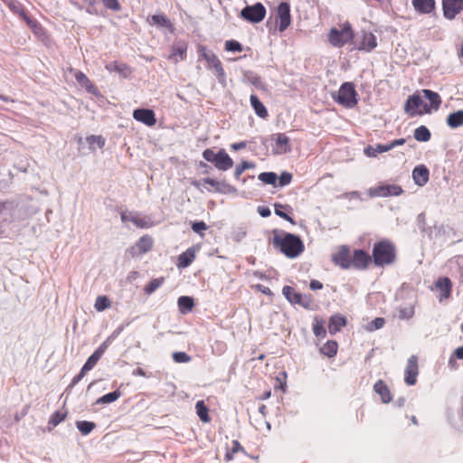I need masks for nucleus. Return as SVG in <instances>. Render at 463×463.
<instances>
[{
	"label": "nucleus",
	"mask_w": 463,
	"mask_h": 463,
	"mask_svg": "<svg viewBox=\"0 0 463 463\" xmlns=\"http://www.w3.org/2000/svg\"><path fill=\"white\" fill-rule=\"evenodd\" d=\"M133 117L136 120L142 122L148 127L154 126L156 121L154 111L147 109H135L133 112Z\"/></svg>",
	"instance_id": "2eb2a0df"
},
{
	"label": "nucleus",
	"mask_w": 463,
	"mask_h": 463,
	"mask_svg": "<svg viewBox=\"0 0 463 463\" xmlns=\"http://www.w3.org/2000/svg\"><path fill=\"white\" fill-rule=\"evenodd\" d=\"M192 229L194 232L199 233L202 231H204L207 229V225L203 222H195L192 224Z\"/></svg>",
	"instance_id": "680f3d73"
},
{
	"label": "nucleus",
	"mask_w": 463,
	"mask_h": 463,
	"mask_svg": "<svg viewBox=\"0 0 463 463\" xmlns=\"http://www.w3.org/2000/svg\"><path fill=\"white\" fill-rule=\"evenodd\" d=\"M405 143V139L404 138H399V139H395L392 142H390L388 145V147L390 150L393 149L394 147L398 146H402Z\"/></svg>",
	"instance_id": "338daca9"
},
{
	"label": "nucleus",
	"mask_w": 463,
	"mask_h": 463,
	"mask_svg": "<svg viewBox=\"0 0 463 463\" xmlns=\"http://www.w3.org/2000/svg\"><path fill=\"white\" fill-rule=\"evenodd\" d=\"M404 109L411 116L430 113V108L423 101L420 94L410 96L405 103Z\"/></svg>",
	"instance_id": "20e7f679"
},
{
	"label": "nucleus",
	"mask_w": 463,
	"mask_h": 463,
	"mask_svg": "<svg viewBox=\"0 0 463 463\" xmlns=\"http://www.w3.org/2000/svg\"><path fill=\"white\" fill-rule=\"evenodd\" d=\"M172 357L173 360L178 364L188 363L191 361V357L184 352H175L172 354Z\"/></svg>",
	"instance_id": "603ef678"
},
{
	"label": "nucleus",
	"mask_w": 463,
	"mask_h": 463,
	"mask_svg": "<svg viewBox=\"0 0 463 463\" xmlns=\"http://www.w3.org/2000/svg\"><path fill=\"white\" fill-rule=\"evenodd\" d=\"M195 410L198 417L203 422H209L210 417L208 415V408L203 401H198L195 404Z\"/></svg>",
	"instance_id": "4c0bfd02"
},
{
	"label": "nucleus",
	"mask_w": 463,
	"mask_h": 463,
	"mask_svg": "<svg viewBox=\"0 0 463 463\" xmlns=\"http://www.w3.org/2000/svg\"><path fill=\"white\" fill-rule=\"evenodd\" d=\"M333 261L343 269H349L351 267L349 249L346 246H342L339 251L333 255Z\"/></svg>",
	"instance_id": "a211bd4d"
},
{
	"label": "nucleus",
	"mask_w": 463,
	"mask_h": 463,
	"mask_svg": "<svg viewBox=\"0 0 463 463\" xmlns=\"http://www.w3.org/2000/svg\"><path fill=\"white\" fill-rule=\"evenodd\" d=\"M309 287L312 290H317L321 289L323 288V284L318 280L313 279L311 280Z\"/></svg>",
	"instance_id": "774afa93"
},
{
	"label": "nucleus",
	"mask_w": 463,
	"mask_h": 463,
	"mask_svg": "<svg viewBox=\"0 0 463 463\" xmlns=\"http://www.w3.org/2000/svg\"><path fill=\"white\" fill-rule=\"evenodd\" d=\"M274 208H275L274 212H275L276 215L279 216L280 218H283L284 220L289 222L292 224H295V221L288 213H286L283 211V209L285 208L284 205H282L280 203H275Z\"/></svg>",
	"instance_id": "de8ad7c7"
},
{
	"label": "nucleus",
	"mask_w": 463,
	"mask_h": 463,
	"mask_svg": "<svg viewBox=\"0 0 463 463\" xmlns=\"http://www.w3.org/2000/svg\"><path fill=\"white\" fill-rule=\"evenodd\" d=\"M279 19V31L284 32L291 23L290 6L288 2H281L277 8Z\"/></svg>",
	"instance_id": "9b49d317"
},
{
	"label": "nucleus",
	"mask_w": 463,
	"mask_h": 463,
	"mask_svg": "<svg viewBox=\"0 0 463 463\" xmlns=\"http://www.w3.org/2000/svg\"><path fill=\"white\" fill-rule=\"evenodd\" d=\"M373 390L377 394H379L383 403H389L392 401V397L390 390L383 381H377L373 385Z\"/></svg>",
	"instance_id": "b1692460"
},
{
	"label": "nucleus",
	"mask_w": 463,
	"mask_h": 463,
	"mask_svg": "<svg viewBox=\"0 0 463 463\" xmlns=\"http://www.w3.org/2000/svg\"><path fill=\"white\" fill-rule=\"evenodd\" d=\"M87 142L90 149H95V146L99 148H102L105 145V139L101 136H90L87 137Z\"/></svg>",
	"instance_id": "37998d69"
},
{
	"label": "nucleus",
	"mask_w": 463,
	"mask_h": 463,
	"mask_svg": "<svg viewBox=\"0 0 463 463\" xmlns=\"http://www.w3.org/2000/svg\"><path fill=\"white\" fill-rule=\"evenodd\" d=\"M414 138L420 142H427L430 139V132L425 126H420L414 130Z\"/></svg>",
	"instance_id": "58836bf2"
},
{
	"label": "nucleus",
	"mask_w": 463,
	"mask_h": 463,
	"mask_svg": "<svg viewBox=\"0 0 463 463\" xmlns=\"http://www.w3.org/2000/svg\"><path fill=\"white\" fill-rule=\"evenodd\" d=\"M271 140L275 142V146H273L274 154L282 155L290 151L289 138L285 134H273Z\"/></svg>",
	"instance_id": "4468645a"
},
{
	"label": "nucleus",
	"mask_w": 463,
	"mask_h": 463,
	"mask_svg": "<svg viewBox=\"0 0 463 463\" xmlns=\"http://www.w3.org/2000/svg\"><path fill=\"white\" fill-rule=\"evenodd\" d=\"M100 358L94 353L88 358L86 363L82 366L83 373H87L94 368Z\"/></svg>",
	"instance_id": "09e8293b"
},
{
	"label": "nucleus",
	"mask_w": 463,
	"mask_h": 463,
	"mask_svg": "<svg viewBox=\"0 0 463 463\" xmlns=\"http://www.w3.org/2000/svg\"><path fill=\"white\" fill-rule=\"evenodd\" d=\"M292 175L288 172H283L279 177V186H285L291 183Z\"/></svg>",
	"instance_id": "13d9d810"
},
{
	"label": "nucleus",
	"mask_w": 463,
	"mask_h": 463,
	"mask_svg": "<svg viewBox=\"0 0 463 463\" xmlns=\"http://www.w3.org/2000/svg\"><path fill=\"white\" fill-rule=\"evenodd\" d=\"M178 308L182 314L191 311L194 303V299L188 296H182L177 300Z\"/></svg>",
	"instance_id": "c9c22d12"
},
{
	"label": "nucleus",
	"mask_w": 463,
	"mask_h": 463,
	"mask_svg": "<svg viewBox=\"0 0 463 463\" xmlns=\"http://www.w3.org/2000/svg\"><path fill=\"white\" fill-rule=\"evenodd\" d=\"M377 46V40L372 33H364L358 46L359 50L371 52Z\"/></svg>",
	"instance_id": "4be33fe9"
},
{
	"label": "nucleus",
	"mask_w": 463,
	"mask_h": 463,
	"mask_svg": "<svg viewBox=\"0 0 463 463\" xmlns=\"http://www.w3.org/2000/svg\"><path fill=\"white\" fill-rule=\"evenodd\" d=\"M352 37L353 33L349 26H345L342 30L333 28L328 34L329 42L334 46H342Z\"/></svg>",
	"instance_id": "9d476101"
},
{
	"label": "nucleus",
	"mask_w": 463,
	"mask_h": 463,
	"mask_svg": "<svg viewBox=\"0 0 463 463\" xmlns=\"http://www.w3.org/2000/svg\"><path fill=\"white\" fill-rule=\"evenodd\" d=\"M225 50L228 52H241V44L234 40H229L225 43Z\"/></svg>",
	"instance_id": "864d4df0"
},
{
	"label": "nucleus",
	"mask_w": 463,
	"mask_h": 463,
	"mask_svg": "<svg viewBox=\"0 0 463 463\" xmlns=\"http://www.w3.org/2000/svg\"><path fill=\"white\" fill-rule=\"evenodd\" d=\"M403 297L408 298L411 301L405 307L399 308V318L410 319L414 316V304L416 303V293L414 290L408 288H402L397 293V298H402Z\"/></svg>",
	"instance_id": "39448f33"
},
{
	"label": "nucleus",
	"mask_w": 463,
	"mask_h": 463,
	"mask_svg": "<svg viewBox=\"0 0 463 463\" xmlns=\"http://www.w3.org/2000/svg\"><path fill=\"white\" fill-rule=\"evenodd\" d=\"M446 122L450 128H458L463 126V110L449 114Z\"/></svg>",
	"instance_id": "cd10ccee"
},
{
	"label": "nucleus",
	"mask_w": 463,
	"mask_h": 463,
	"mask_svg": "<svg viewBox=\"0 0 463 463\" xmlns=\"http://www.w3.org/2000/svg\"><path fill=\"white\" fill-rule=\"evenodd\" d=\"M203 181L204 184H210L211 186L214 187L216 189V191H221V189H220L221 183L220 182L215 181L214 179H212V178H204Z\"/></svg>",
	"instance_id": "0e129e2a"
},
{
	"label": "nucleus",
	"mask_w": 463,
	"mask_h": 463,
	"mask_svg": "<svg viewBox=\"0 0 463 463\" xmlns=\"http://www.w3.org/2000/svg\"><path fill=\"white\" fill-rule=\"evenodd\" d=\"M259 180L268 184H276L278 175L273 172H263L259 175Z\"/></svg>",
	"instance_id": "79ce46f5"
},
{
	"label": "nucleus",
	"mask_w": 463,
	"mask_h": 463,
	"mask_svg": "<svg viewBox=\"0 0 463 463\" xmlns=\"http://www.w3.org/2000/svg\"><path fill=\"white\" fill-rule=\"evenodd\" d=\"M421 93L423 94L424 98L430 101V106L429 107L430 109H432L434 110H438L441 103L440 96L437 92H434L430 90H422Z\"/></svg>",
	"instance_id": "bb28decb"
},
{
	"label": "nucleus",
	"mask_w": 463,
	"mask_h": 463,
	"mask_svg": "<svg viewBox=\"0 0 463 463\" xmlns=\"http://www.w3.org/2000/svg\"><path fill=\"white\" fill-rule=\"evenodd\" d=\"M253 165H251L250 163L247 162V161H243L241 165H237L235 170H234V177L236 179H239L241 175V174L246 170V169H249L250 167H252Z\"/></svg>",
	"instance_id": "5fc2aeb1"
},
{
	"label": "nucleus",
	"mask_w": 463,
	"mask_h": 463,
	"mask_svg": "<svg viewBox=\"0 0 463 463\" xmlns=\"http://www.w3.org/2000/svg\"><path fill=\"white\" fill-rule=\"evenodd\" d=\"M241 15L245 20L257 24L264 19L266 15V9L262 4L257 3L253 5H247L244 7L241 12Z\"/></svg>",
	"instance_id": "0eeeda50"
},
{
	"label": "nucleus",
	"mask_w": 463,
	"mask_h": 463,
	"mask_svg": "<svg viewBox=\"0 0 463 463\" xmlns=\"http://www.w3.org/2000/svg\"><path fill=\"white\" fill-rule=\"evenodd\" d=\"M436 289L440 291L439 301L442 299H447L450 297L452 290V283L450 279L447 277L440 278L437 280L435 284Z\"/></svg>",
	"instance_id": "aec40b11"
},
{
	"label": "nucleus",
	"mask_w": 463,
	"mask_h": 463,
	"mask_svg": "<svg viewBox=\"0 0 463 463\" xmlns=\"http://www.w3.org/2000/svg\"><path fill=\"white\" fill-rule=\"evenodd\" d=\"M153 245V241L148 236H143L139 239V241L136 244L137 249H133L131 253L132 255L138 254H144L150 250Z\"/></svg>",
	"instance_id": "393cba45"
},
{
	"label": "nucleus",
	"mask_w": 463,
	"mask_h": 463,
	"mask_svg": "<svg viewBox=\"0 0 463 463\" xmlns=\"http://www.w3.org/2000/svg\"><path fill=\"white\" fill-rule=\"evenodd\" d=\"M15 208L12 203H0V226L3 223L14 221Z\"/></svg>",
	"instance_id": "dca6fc26"
},
{
	"label": "nucleus",
	"mask_w": 463,
	"mask_h": 463,
	"mask_svg": "<svg viewBox=\"0 0 463 463\" xmlns=\"http://www.w3.org/2000/svg\"><path fill=\"white\" fill-rule=\"evenodd\" d=\"M213 164L217 169H219L221 171H227L228 169L232 167L233 161L229 156V155L225 152L224 149H221L218 152L217 159Z\"/></svg>",
	"instance_id": "412c9836"
},
{
	"label": "nucleus",
	"mask_w": 463,
	"mask_h": 463,
	"mask_svg": "<svg viewBox=\"0 0 463 463\" xmlns=\"http://www.w3.org/2000/svg\"><path fill=\"white\" fill-rule=\"evenodd\" d=\"M419 373L418 368V358L416 355H411L407 362L405 369L404 381L408 385H414L417 381V375Z\"/></svg>",
	"instance_id": "ddd939ff"
},
{
	"label": "nucleus",
	"mask_w": 463,
	"mask_h": 463,
	"mask_svg": "<svg viewBox=\"0 0 463 463\" xmlns=\"http://www.w3.org/2000/svg\"><path fill=\"white\" fill-rule=\"evenodd\" d=\"M75 79L78 83L84 87L88 92L95 94L97 92L96 87L90 82L88 77L81 71L75 72Z\"/></svg>",
	"instance_id": "c85d7f7f"
},
{
	"label": "nucleus",
	"mask_w": 463,
	"mask_h": 463,
	"mask_svg": "<svg viewBox=\"0 0 463 463\" xmlns=\"http://www.w3.org/2000/svg\"><path fill=\"white\" fill-rule=\"evenodd\" d=\"M388 151H390V149H389L387 144H384V145L377 144V145H374V146H367L364 149V155H366L369 157H374L378 154L388 152Z\"/></svg>",
	"instance_id": "2f4dec72"
},
{
	"label": "nucleus",
	"mask_w": 463,
	"mask_h": 463,
	"mask_svg": "<svg viewBox=\"0 0 463 463\" xmlns=\"http://www.w3.org/2000/svg\"><path fill=\"white\" fill-rule=\"evenodd\" d=\"M414 10L422 14H429L435 9V0H411Z\"/></svg>",
	"instance_id": "6ab92c4d"
},
{
	"label": "nucleus",
	"mask_w": 463,
	"mask_h": 463,
	"mask_svg": "<svg viewBox=\"0 0 463 463\" xmlns=\"http://www.w3.org/2000/svg\"><path fill=\"white\" fill-rule=\"evenodd\" d=\"M76 427L82 435H88L95 429L96 424L92 421L78 420Z\"/></svg>",
	"instance_id": "ea45409f"
},
{
	"label": "nucleus",
	"mask_w": 463,
	"mask_h": 463,
	"mask_svg": "<svg viewBox=\"0 0 463 463\" xmlns=\"http://www.w3.org/2000/svg\"><path fill=\"white\" fill-rule=\"evenodd\" d=\"M314 335L317 337H324L326 335V329L323 325L318 324L317 322L313 326Z\"/></svg>",
	"instance_id": "052dcab7"
},
{
	"label": "nucleus",
	"mask_w": 463,
	"mask_h": 463,
	"mask_svg": "<svg viewBox=\"0 0 463 463\" xmlns=\"http://www.w3.org/2000/svg\"><path fill=\"white\" fill-rule=\"evenodd\" d=\"M5 4L14 13L18 14L28 24H31L32 20L27 16L18 1L5 0Z\"/></svg>",
	"instance_id": "c756f323"
},
{
	"label": "nucleus",
	"mask_w": 463,
	"mask_h": 463,
	"mask_svg": "<svg viewBox=\"0 0 463 463\" xmlns=\"http://www.w3.org/2000/svg\"><path fill=\"white\" fill-rule=\"evenodd\" d=\"M104 6L112 11H119L121 9V5L118 0H101Z\"/></svg>",
	"instance_id": "4d7b16f0"
},
{
	"label": "nucleus",
	"mask_w": 463,
	"mask_h": 463,
	"mask_svg": "<svg viewBox=\"0 0 463 463\" xmlns=\"http://www.w3.org/2000/svg\"><path fill=\"white\" fill-rule=\"evenodd\" d=\"M121 220L124 222H131L137 227H146V222L143 219H140L137 214L130 212L121 213Z\"/></svg>",
	"instance_id": "72a5a7b5"
},
{
	"label": "nucleus",
	"mask_w": 463,
	"mask_h": 463,
	"mask_svg": "<svg viewBox=\"0 0 463 463\" xmlns=\"http://www.w3.org/2000/svg\"><path fill=\"white\" fill-rule=\"evenodd\" d=\"M186 52V45L185 43H176L172 48V53L169 56L170 59L175 60V61H178V60H183L184 57Z\"/></svg>",
	"instance_id": "e433bc0d"
},
{
	"label": "nucleus",
	"mask_w": 463,
	"mask_h": 463,
	"mask_svg": "<svg viewBox=\"0 0 463 463\" xmlns=\"http://www.w3.org/2000/svg\"><path fill=\"white\" fill-rule=\"evenodd\" d=\"M109 340L104 341L95 351L94 354L98 355L99 358L103 355L107 348L109 347Z\"/></svg>",
	"instance_id": "e2e57ef3"
},
{
	"label": "nucleus",
	"mask_w": 463,
	"mask_h": 463,
	"mask_svg": "<svg viewBox=\"0 0 463 463\" xmlns=\"http://www.w3.org/2000/svg\"><path fill=\"white\" fill-rule=\"evenodd\" d=\"M110 306L109 299L105 296H99L95 301V308L98 311H103Z\"/></svg>",
	"instance_id": "49530a36"
},
{
	"label": "nucleus",
	"mask_w": 463,
	"mask_h": 463,
	"mask_svg": "<svg viewBox=\"0 0 463 463\" xmlns=\"http://www.w3.org/2000/svg\"><path fill=\"white\" fill-rule=\"evenodd\" d=\"M403 193L402 188L397 184H383L368 190L371 197L398 196Z\"/></svg>",
	"instance_id": "6e6552de"
},
{
	"label": "nucleus",
	"mask_w": 463,
	"mask_h": 463,
	"mask_svg": "<svg viewBox=\"0 0 463 463\" xmlns=\"http://www.w3.org/2000/svg\"><path fill=\"white\" fill-rule=\"evenodd\" d=\"M282 294L291 304H298L305 308H310L312 306L313 299L310 295L298 293L289 286L283 287Z\"/></svg>",
	"instance_id": "423d86ee"
},
{
	"label": "nucleus",
	"mask_w": 463,
	"mask_h": 463,
	"mask_svg": "<svg viewBox=\"0 0 463 463\" xmlns=\"http://www.w3.org/2000/svg\"><path fill=\"white\" fill-rule=\"evenodd\" d=\"M444 16L452 20L463 10V0H442Z\"/></svg>",
	"instance_id": "f8f14e48"
},
{
	"label": "nucleus",
	"mask_w": 463,
	"mask_h": 463,
	"mask_svg": "<svg viewBox=\"0 0 463 463\" xmlns=\"http://www.w3.org/2000/svg\"><path fill=\"white\" fill-rule=\"evenodd\" d=\"M106 70L112 72V71H118L120 73H123L125 70L128 69V67L123 64L117 61L109 62L105 66Z\"/></svg>",
	"instance_id": "8fccbe9b"
},
{
	"label": "nucleus",
	"mask_w": 463,
	"mask_h": 463,
	"mask_svg": "<svg viewBox=\"0 0 463 463\" xmlns=\"http://www.w3.org/2000/svg\"><path fill=\"white\" fill-rule=\"evenodd\" d=\"M194 250L193 249H188L178 257V267H188L194 261Z\"/></svg>",
	"instance_id": "f704fd0d"
},
{
	"label": "nucleus",
	"mask_w": 463,
	"mask_h": 463,
	"mask_svg": "<svg viewBox=\"0 0 463 463\" xmlns=\"http://www.w3.org/2000/svg\"><path fill=\"white\" fill-rule=\"evenodd\" d=\"M321 352L328 356L333 357L336 354L337 352V344L335 341H327L324 346L321 348Z\"/></svg>",
	"instance_id": "a19ab883"
},
{
	"label": "nucleus",
	"mask_w": 463,
	"mask_h": 463,
	"mask_svg": "<svg viewBox=\"0 0 463 463\" xmlns=\"http://www.w3.org/2000/svg\"><path fill=\"white\" fill-rule=\"evenodd\" d=\"M430 177L429 169L424 165H417L412 171V179L419 186L425 185Z\"/></svg>",
	"instance_id": "f3484780"
},
{
	"label": "nucleus",
	"mask_w": 463,
	"mask_h": 463,
	"mask_svg": "<svg viewBox=\"0 0 463 463\" xmlns=\"http://www.w3.org/2000/svg\"><path fill=\"white\" fill-rule=\"evenodd\" d=\"M384 324L385 320L383 317H376L367 325L366 329L368 331H374L382 328Z\"/></svg>",
	"instance_id": "3c124183"
},
{
	"label": "nucleus",
	"mask_w": 463,
	"mask_h": 463,
	"mask_svg": "<svg viewBox=\"0 0 463 463\" xmlns=\"http://www.w3.org/2000/svg\"><path fill=\"white\" fill-rule=\"evenodd\" d=\"M370 261V256L362 250H356L354 252V257L351 261V265H353L356 269H364L367 267Z\"/></svg>",
	"instance_id": "5701e85b"
},
{
	"label": "nucleus",
	"mask_w": 463,
	"mask_h": 463,
	"mask_svg": "<svg viewBox=\"0 0 463 463\" xmlns=\"http://www.w3.org/2000/svg\"><path fill=\"white\" fill-rule=\"evenodd\" d=\"M163 282V278L154 279L146 286L144 290L146 294L150 295L153 292H155L157 288H159L162 286Z\"/></svg>",
	"instance_id": "c03bdc74"
},
{
	"label": "nucleus",
	"mask_w": 463,
	"mask_h": 463,
	"mask_svg": "<svg viewBox=\"0 0 463 463\" xmlns=\"http://www.w3.org/2000/svg\"><path fill=\"white\" fill-rule=\"evenodd\" d=\"M65 416H66L65 413L56 411L51 416V418L49 420V424L55 427L65 419Z\"/></svg>",
	"instance_id": "6e6d98bb"
},
{
	"label": "nucleus",
	"mask_w": 463,
	"mask_h": 463,
	"mask_svg": "<svg viewBox=\"0 0 463 463\" xmlns=\"http://www.w3.org/2000/svg\"><path fill=\"white\" fill-rule=\"evenodd\" d=\"M250 105L252 106L255 113L261 118H265L268 116V111L265 106L260 102L259 98L252 94L250 95Z\"/></svg>",
	"instance_id": "7c9ffc66"
},
{
	"label": "nucleus",
	"mask_w": 463,
	"mask_h": 463,
	"mask_svg": "<svg viewBox=\"0 0 463 463\" xmlns=\"http://www.w3.org/2000/svg\"><path fill=\"white\" fill-rule=\"evenodd\" d=\"M356 96L357 93L352 82L343 83L338 92L333 94L334 99L345 108H353L357 104Z\"/></svg>",
	"instance_id": "7ed1b4c3"
},
{
	"label": "nucleus",
	"mask_w": 463,
	"mask_h": 463,
	"mask_svg": "<svg viewBox=\"0 0 463 463\" xmlns=\"http://www.w3.org/2000/svg\"><path fill=\"white\" fill-rule=\"evenodd\" d=\"M149 23L160 28H166L170 32H173L172 23L165 14H157L152 15L149 19Z\"/></svg>",
	"instance_id": "a878e982"
},
{
	"label": "nucleus",
	"mask_w": 463,
	"mask_h": 463,
	"mask_svg": "<svg viewBox=\"0 0 463 463\" xmlns=\"http://www.w3.org/2000/svg\"><path fill=\"white\" fill-rule=\"evenodd\" d=\"M345 326V318L344 317L335 315L331 317L328 330L330 334H335L338 332L343 326Z\"/></svg>",
	"instance_id": "473e14b6"
},
{
	"label": "nucleus",
	"mask_w": 463,
	"mask_h": 463,
	"mask_svg": "<svg viewBox=\"0 0 463 463\" xmlns=\"http://www.w3.org/2000/svg\"><path fill=\"white\" fill-rule=\"evenodd\" d=\"M119 397L120 392L118 391H114L98 399L97 403H111L117 401Z\"/></svg>",
	"instance_id": "a18cd8bd"
},
{
	"label": "nucleus",
	"mask_w": 463,
	"mask_h": 463,
	"mask_svg": "<svg viewBox=\"0 0 463 463\" xmlns=\"http://www.w3.org/2000/svg\"><path fill=\"white\" fill-rule=\"evenodd\" d=\"M373 258L376 266L389 265L394 260L395 249L387 241H380L373 246Z\"/></svg>",
	"instance_id": "f03ea898"
},
{
	"label": "nucleus",
	"mask_w": 463,
	"mask_h": 463,
	"mask_svg": "<svg viewBox=\"0 0 463 463\" xmlns=\"http://www.w3.org/2000/svg\"><path fill=\"white\" fill-rule=\"evenodd\" d=\"M273 244L279 248L288 258H296L304 251V243L295 234L286 233L284 236L274 235Z\"/></svg>",
	"instance_id": "f257e3e1"
},
{
	"label": "nucleus",
	"mask_w": 463,
	"mask_h": 463,
	"mask_svg": "<svg viewBox=\"0 0 463 463\" xmlns=\"http://www.w3.org/2000/svg\"><path fill=\"white\" fill-rule=\"evenodd\" d=\"M200 56H202L215 71V73L220 79H224L225 73L222 65L221 61L218 57L211 51H208L205 47L201 46L199 48Z\"/></svg>",
	"instance_id": "1a4fd4ad"
},
{
	"label": "nucleus",
	"mask_w": 463,
	"mask_h": 463,
	"mask_svg": "<svg viewBox=\"0 0 463 463\" xmlns=\"http://www.w3.org/2000/svg\"><path fill=\"white\" fill-rule=\"evenodd\" d=\"M258 213L263 218L269 217L271 214L269 208L266 206H259Z\"/></svg>",
	"instance_id": "69168bd1"
},
{
	"label": "nucleus",
	"mask_w": 463,
	"mask_h": 463,
	"mask_svg": "<svg viewBox=\"0 0 463 463\" xmlns=\"http://www.w3.org/2000/svg\"><path fill=\"white\" fill-rule=\"evenodd\" d=\"M218 153H214L212 149L207 148L203 152V157L211 163H214L217 159Z\"/></svg>",
	"instance_id": "bf43d9fd"
}]
</instances>
